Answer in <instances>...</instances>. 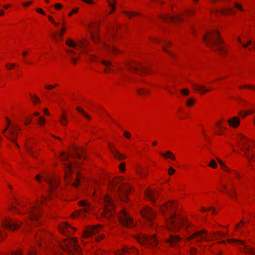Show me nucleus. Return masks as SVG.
<instances>
[{
  "mask_svg": "<svg viewBox=\"0 0 255 255\" xmlns=\"http://www.w3.org/2000/svg\"><path fill=\"white\" fill-rule=\"evenodd\" d=\"M65 178L67 180V183H70L71 181L70 180V174L72 171V165L71 163H65Z\"/></svg>",
  "mask_w": 255,
  "mask_h": 255,
  "instance_id": "nucleus-27",
  "label": "nucleus"
},
{
  "mask_svg": "<svg viewBox=\"0 0 255 255\" xmlns=\"http://www.w3.org/2000/svg\"><path fill=\"white\" fill-rule=\"evenodd\" d=\"M102 226L100 225L95 226L88 227L85 230L84 237H90L102 230Z\"/></svg>",
  "mask_w": 255,
  "mask_h": 255,
  "instance_id": "nucleus-18",
  "label": "nucleus"
},
{
  "mask_svg": "<svg viewBox=\"0 0 255 255\" xmlns=\"http://www.w3.org/2000/svg\"><path fill=\"white\" fill-rule=\"evenodd\" d=\"M222 169L225 170L227 171L230 172V170L226 166V165L223 162L222 164H220Z\"/></svg>",
  "mask_w": 255,
  "mask_h": 255,
  "instance_id": "nucleus-58",
  "label": "nucleus"
},
{
  "mask_svg": "<svg viewBox=\"0 0 255 255\" xmlns=\"http://www.w3.org/2000/svg\"><path fill=\"white\" fill-rule=\"evenodd\" d=\"M110 6H111L113 9L110 11V14L112 13L114 11V8L116 6V2L115 0H107Z\"/></svg>",
  "mask_w": 255,
  "mask_h": 255,
  "instance_id": "nucleus-36",
  "label": "nucleus"
},
{
  "mask_svg": "<svg viewBox=\"0 0 255 255\" xmlns=\"http://www.w3.org/2000/svg\"><path fill=\"white\" fill-rule=\"evenodd\" d=\"M73 148H74V154H73V157L74 158H78V159L82 158V155L81 154L80 152L81 151L82 152H83V149H79V148H78L77 147H74Z\"/></svg>",
  "mask_w": 255,
  "mask_h": 255,
  "instance_id": "nucleus-31",
  "label": "nucleus"
},
{
  "mask_svg": "<svg viewBox=\"0 0 255 255\" xmlns=\"http://www.w3.org/2000/svg\"><path fill=\"white\" fill-rule=\"evenodd\" d=\"M80 180H81V175L80 174H77L76 176V178L75 179V181L74 182L72 183L71 184L72 186L73 187H77L80 183Z\"/></svg>",
  "mask_w": 255,
  "mask_h": 255,
  "instance_id": "nucleus-35",
  "label": "nucleus"
},
{
  "mask_svg": "<svg viewBox=\"0 0 255 255\" xmlns=\"http://www.w3.org/2000/svg\"><path fill=\"white\" fill-rule=\"evenodd\" d=\"M239 87L241 89L249 88H250V89H255V87L253 86L252 85H249L240 86Z\"/></svg>",
  "mask_w": 255,
  "mask_h": 255,
  "instance_id": "nucleus-52",
  "label": "nucleus"
},
{
  "mask_svg": "<svg viewBox=\"0 0 255 255\" xmlns=\"http://www.w3.org/2000/svg\"><path fill=\"white\" fill-rule=\"evenodd\" d=\"M102 63L106 67L105 72H110L113 71L114 66L110 61L105 60H102Z\"/></svg>",
  "mask_w": 255,
  "mask_h": 255,
  "instance_id": "nucleus-29",
  "label": "nucleus"
},
{
  "mask_svg": "<svg viewBox=\"0 0 255 255\" xmlns=\"http://www.w3.org/2000/svg\"><path fill=\"white\" fill-rule=\"evenodd\" d=\"M62 249L69 255H81V249L75 239H67L61 244Z\"/></svg>",
  "mask_w": 255,
  "mask_h": 255,
  "instance_id": "nucleus-4",
  "label": "nucleus"
},
{
  "mask_svg": "<svg viewBox=\"0 0 255 255\" xmlns=\"http://www.w3.org/2000/svg\"><path fill=\"white\" fill-rule=\"evenodd\" d=\"M36 251L33 250L27 253V255H36Z\"/></svg>",
  "mask_w": 255,
  "mask_h": 255,
  "instance_id": "nucleus-64",
  "label": "nucleus"
},
{
  "mask_svg": "<svg viewBox=\"0 0 255 255\" xmlns=\"http://www.w3.org/2000/svg\"><path fill=\"white\" fill-rule=\"evenodd\" d=\"M228 122L229 123L230 126L237 128L240 124V119L237 117H234L232 119H230Z\"/></svg>",
  "mask_w": 255,
  "mask_h": 255,
  "instance_id": "nucleus-30",
  "label": "nucleus"
},
{
  "mask_svg": "<svg viewBox=\"0 0 255 255\" xmlns=\"http://www.w3.org/2000/svg\"><path fill=\"white\" fill-rule=\"evenodd\" d=\"M20 130V128L16 125H13V127L10 128L7 132L5 134V137L14 143L17 147H19V145L16 142V139L18 134V131Z\"/></svg>",
  "mask_w": 255,
  "mask_h": 255,
  "instance_id": "nucleus-11",
  "label": "nucleus"
},
{
  "mask_svg": "<svg viewBox=\"0 0 255 255\" xmlns=\"http://www.w3.org/2000/svg\"><path fill=\"white\" fill-rule=\"evenodd\" d=\"M29 96L31 100L34 103L36 104L37 103L40 102L39 98L36 95H32L30 94Z\"/></svg>",
  "mask_w": 255,
  "mask_h": 255,
  "instance_id": "nucleus-45",
  "label": "nucleus"
},
{
  "mask_svg": "<svg viewBox=\"0 0 255 255\" xmlns=\"http://www.w3.org/2000/svg\"><path fill=\"white\" fill-rule=\"evenodd\" d=\"M76 109L78 112L82 114L86 118H87L88 120L91 119L90 116L89 115H88L86 113H85V111L83 109H81L79 107H77Z\"/></svg>",
  "mask_w": 255,
  "mask_h": 255,
  "instance_id": "nucleus-39",
  "label": "nucleus"
},
{
  "mask_svg": "<svg viewBox=\"0 0 255 255\" xmlns=\"http://www.w3.org/2000/svg\"><path fill=\"white\" fill-rule=\"evenodd\" d=\"M69 157V154H66L65 152H62L61 154V159L62 161H67Z\"/></svg>",
  "mask_w": 255,
  "mask_h": 255,
  "instance_id": "nucleus-46",
  "label": "nucleus"
},
{
  "mask_svg": "<svg viewBox=\"0 0 255 255\" xmlns=\"http://www.w3.org/2000/svg\"><path fill=\"white\" fill-rule=\"evenodd\" d=\"M21 225V222L13 220L10 218L5 219L2 222V226L3 227L11 231L18 229Z\"/></svg>",
  "mask_w": 255,
  "mask_h": 255,
  "instance_id": "nucleus-12",
  "label": "nucleus"
},
{
  "mask_svg": "<svg viewBox=\"0 0 255 255\" xmlns=\"http://www.w3.org/2000/svg\"><path fill=\"white\" fill-rule=\"evenodd\" d=\"M145 195L147 198L152 202H155L158 197V193L156 191H152L150 189H146Z\"/></svg>",
  "mask_w": 255,
  "mask_h": 255,
  "instance_id": "nucleus-23",
  "label": "nucleus"
},
{
  "mask_svg": "<svg viewBox=\"0 0 255 255\" xmlns=\"http://www.w3.org/2000/svg\"><path fill=\"white\" fill-rule=\"evenodd\" d=\"M124 13L127 15L128 16V17H129V18H130L131 16H135V15H139V13H137V12H128V11H124Z\"/></svg>",
  "mask_w": 255,
  "mask_h": 255,
  "instance_id": "nucleus-44",
  "label": "nucleus"
},
{
  "mask_svg": "<svg viewBox=\"0 0 255 255\" xmlns=\"http://www.w3.org/2000/svg\"><path fill=\"white\" fill-rule=\"evenodd\" d=\"M91 37H92L93 40L95 42H96L98 39V37L92 31H91Z\"/></svg>",
  "mask_w": 255,
  "mask_h": 255,
  "instance_id": "nucleus-54",
  "label": "nucleus"
},
{
  "mask_svg": "<svg viewBox=\"0 0 255 255\" xmlns=\"http://www.w3.org/2000/svg\"><path fill=\"white\" fill-rule=\"evenodd\" d=\"M54 88V86L51 85H46L45 86V88L47 90H51Z\"/></svg>",
  "mask_w": 255,
  "mask_h": 255,
  "instance_id": "nucleus-62",
  "label": "nucleus"
},
{
  "mask_svg": "<svg viewBox=\"0 0 255 255\" xmlns=\"http://www.w3.org/2000/svg\"><path fill=\"white\" fill-rule=\"evenodd\" d=\"M118 219L121 224L124 227L128 228H132L135 225L130 216L125 210H122L118 214Z\"/></svg>",
  "mask_w": 255,
  "mask_h": 255,
  "instance_id": "nucleus-9",
  "label": "nucleus"
},
{
  "mask_svg": "<svg viewBox=\"0 0 255 255\" xmlns=\"http://www.w3.org/2000/svg\"><path fill=\"white\" fill-rule=\"evenodd\" d=\"M127 68L129 71L136 72L140 75L143 73H147L149 70L148 67L134 62L128 63L127 64Z\"/></svg>",
  "mask_w": 255,
  "mask_h": 255,
  "instance_id": "nucleus-10",
  "label": "nucleus"
},
{
  "mask_svg": "<svg viewBox=\"0 0 255 255\" xmlns=\"http://www.w3.org/2000/svg\"><path fill=\"white\" fill-rule=\"evenodd\" d=\"M115 255H137V251L134 248L126 247L116 252Z\"/></svg>",
  "mask_w": 255,
  "mask_h": 255,
  "instance_id": "nucleus-20",
  "label": "nucleus"
},
{
  "mask_svg": "<svg viewBox=\"0 0 255 255\" xmlns=\"http://www.w3.org/2000/svg\"><path fill=\"white\" fill-rule=\"evenodd\" d=\"M109 148L110 149L111 152L112 153V154L116 158L121 160H123L125 158V156L123 154H122L118 151H117L113 145L109 144Z\"/></svg>",
  "mask_w": 255,
  "mask_h": 255,
  "instance_id": "nucleus-24",
  "label": "nucleus"
},
{
  "mask_svg": "<svg viewBox=\"0 0 255 255\" xmlns=\"http://www.w3.org/2000/svg\"><path fill=\"white\" fill-rule=\"evenodd\" d=\"M122 179H116L110 182V186L116 190L119 194L120 199L124 202L128 201L127 194L130 190L129 187L125 183H122L120 186L117 185L121 182Z\"/></svg>",
  "mask_w": 255,
  "mask_h": 255,
  "instance_id": "nucleus-5",
  "label": "nucleus"
},
{
  "mask_svg": "<svg viewBox=\"0 0 255 255\" xmlns=\"http://www.w3.org/2000/svg\"><path fill=\"white\" fill-rule=\"evenodd\" d=\"M26 149L27 153L33 158H35L36 156L33 150L32 147L28 145H26Z\"/></svg>",
  "mask_w": 255,
  "mask_h": 255,
  "instance_id": "nucleus-38",
  "label": "nucleus"
},
{
  "mask_svg": "<svg viewBox=\"0 0 255 255\" xmlns=\"http://www.w3.org/2000/svg\"><path fill=\"white\" fill-rule=\"evenodd\" d=\"M79 205L83 208V210L85 213L89 212L93 209V206L88 201L86 200L80 201Z\"/></svg>",
  "mask_w": 255,
  "mask_h": 255,
  "instance_id": "nucleus-25",
  "label": "nucleus"
},
{
  "mask_svg": "<svg viewBox=\"0 0 255 255\" xmlns=\"http://www.w3.org/2000/svg\"><path fill=\"white\" fill-rule=\"evenodd\" d=\"M103 201L105 205L102 215L107 218L113 217L115 215L114 205L112 198L109 196H105Z\"/></svg>",
  "mask_w": 255,
  "mask_h": 255,
  "instance_id": "nucleus-6",
  "label": "nucleus"
},
{
  "mask_svg": "<svg viewBox=\"0 0 255 255\" xmlns=\"http://www.w3.org/2000/svg\"><path fill=\"white\" fill-rule=\"evenodd\" d=\"M29 219L31 221H37L39 218L40 209L39 205L32 207L28 211Z\"/></svg>",
  "mask_w": 255,
  "mask_h": 255,
  "instance_id": "nucleus-17",
  "label": "nucleus"
},
{
  "mask_svg": "<svg viewBox=\"0 0 255 255\" xmlns=\"http://www.w3.org/2000/svg\"><path fill=\"white\" fill-rule=\"evenodd\" d=\"M232 189H231V192H229V191H224V190H222L221 191L223 192H226V193H227L229 196L232 198H234V196L233 195H235V191L234 190V189L233 188V183H232Z\"/></svg>",
  "mask_w": 255,
  "mask_h": 255,
  "instance_id": "nucleus-41",
  "label": "nucleus"
},
{
  "mask_svg": "<svg viewBox=\"0 0 255 255\" xmlns=\"http://www.w3.org/2000/svg\"><path fill=\"white\" fill-rule=\"evenodd\" d=\"M175 170L171 167H170L168 171V173L169 175H172L174 172Z\"/></svg>",
  "mask_w": 255,
  "mask_h": 255,
  "instance_id": "nucleus-57",
  "label": "nucleus"
},
{
  "mask_svg": "<svg viewBox=\"0 0 255 255\" xmlns=\"http://www.w3.org/2000/svg\"><path fill=\"white\" fill-rule=\"evenodd\" d=\"M59 230V231L63 234H66L69 233L71 234L74 232L75 229L71 227L69 224L65 223L60 225Z\"/></svg>",
  "mask_w": 255,
  "mask_h": 255,
  "instance_id": "nucleus-21",
  "label": "nucleus"
},
{
  "mask_svg": "<svg viewBox=\"0 0 255 255\" xmlns=\"http://www.w3.org/2000/svg\"><path fill=\"white\" fill-rule=\"evenodd\" d=\"M234 4H235V6L238 9H239L241 11L244 10L243 7L241 4L237 3H235Z\"/></svg>",
  "mask_w": 255,
  "mask_h": 255,
  "instance_id": "nucleus-59",
  "label": "nucleus"
},
{
  "mask_svg": "<svg viewBox=\"0 0 255 255\" xmlns=\"http://www.w3.org/2000/svg\"><path fill=\"white\" fill-rule=\"evenodd\" d=\"M160 18L163 20L172 22L174 23H177L182 20L181 16L179 15H170L168 14H164L161 16Z\"/></svg>",
  "mask_w": 255,
  "mask_h": 255,
  "instance_id": "nucleus-19",
  "label": "nucleus"
},
{
  "mask_svg": "<svg viewBox=\"0 0 255 255\" xmlns=\"http://www.w3.org/2000/svg\"><path fill=\"white\" fill-rule=\"evenodd\" d=\"M66 29L65 27H63L61 30V31L59 32V35L60 36H62L63 33L66 31Z\"/></svg>",
  "mask_w": 255,
  "mask_h": 255,
  "instance_id": "nucleus-63",
  "label": "nucleus"
},
{
  "mask_svg": "<svg viewBox=\"0 0 255 255\" xmlns=\"http://www.w3.org/2000/svg\"><path fill=\"white\" fill-rule=\"evenodd\" d=\"M60 122L61 124L63 126H65L66 125L67 123V119H66V116L64 114H63L62 116L60 119Z\"/></svg>",
  "mask_w": 255,
  "mask_h": 255,
  "instance_id": "nucleus-42",
  "label": "nucleus"
},
{
  "mask_svg": "<svg viewBox=\"0 0 255 255\" xmlns=\"http://www.w3.org/2000/svg\"><path fill=\"white\" fill-rule=\"evenodd\" d=\"M180 92L185 96H187L189 93V91L187 89H182L181 90Z\"/></svg>",
  "mask_w": 255,
  "mask_h": 255,
  "instance_id": "nucleus-56",
  "label": "nucleus"
},
{
  "mask_svg": "<svg viewBox=\"0 0 255 255\" xmlns=\"http://www.w3.org/2000/svg\"><path fill=\"white\" fill-rule=\"evenodd\" d=\"M181 240V238L179 236L171 233L169 234V237L165 239V242L173 247H178Z\"/></svg>",
  "mask_w": 255,
  "mask_h": 255,
  "instance_id": "nucleus-14",
  "label": "nucleus"
},
{
  "mask_svg": "<svg viewBox=\"0 0 255 255\" xmlns=\"http://www.w3.org/2000/svg\"><path fill=\"white\" fill-rule=\"evenodd\" d=\"M204 42L208 46L217 51L221 56H224L227 51L223 45V41L220 38L219 32L217 30H213L203 36Z\"/></svg>",
  "mask_w": 255,
  "mask_h": 255,
  "instance_id": "nucleus-2",
  "label": "nucleus"
},
{
  "mask_svg": "<svg viewBox=\"0 0 255 255\" xmlns=\"http://www.w3.org/2000/svg\"><path fill=\"white\" fill-rule=\"evenodd\" d=\"M66 44L68 46L72 47H76L77 46V44L71 39H68L66 40Z\"/></svg>",
  "mask_w": 255,
  "mask_h": 255,
  "instance_id": "nucleus-40",
  "label": "nucleus"
},
{
  "mask_svg": "<svg viewBox=\"0 0 255 255\" xmlns=\"http://www.w3.org/2000/svg\"><path fill=\"white\" fill-rule=\"evenodd\" d=\"M126 163L124 162L121 163L119 165V168L122 171H124L125 170Z\"/></svg>",
  "mask_w": 255,
  "mask_h": 255,
  "instance_id": "nucleus-53",
  "label": "nucleus"
},
{
  "mask_svg": "<svg viewBox=\"0 0 255 255\" xmlns=\"http://www.w3.org/2000/svg\"><path fill=\"white\" fill-rule=\"evenodd\" d=\"M229 242L230 243H237L242 244L244 247L242 249H241V252L246 254H249L250 255H255V250L254 248H252L247 245H246L244 243V242L241 240L230 239L229 240Z\"/></svg>",
  "mask_w": 255,
  "mask_h": 255,
  "instance_id": "nucleus-15",
  "label": "nucleus"
},
{
  "mask_svg": "<svg viewBox=\"0 0 255 255\" xmlns=\"http://www.w3.org/2000/svg\"><path fill=\"white\" fill-rule=\"evenodd\" d=\"M88 43V42L86 40H80L79 41L80 47L83 48L85 51H87L88 50V48H87Z\"/></svg>",
  "mask_w": 255,
  "mask_h": 255,
  "instance_id": "nucleus-37",
  "label": "nucleus"
},
{
  "mask_svg": "<svg viewBox=\"0 0 255 255\" xmlns=\"http://www.w3.org/2000/svg\"><path fill=\"white\" fill-rule=\"evenodd\" d=\"M194 103V101L193 99H189L187 101V105L188 106H191Z\"/></svg>",
  "mask_w": 255,
  "mask_h": 255,
  "instance_id": "nucleus-49",
  "label": "nucleus"
},
{
  "mask_svg": "<svg viewBox=\"0 0 255 255\" xmlns=\"http://www.w3.org/2000/svg\"><path fill=\"white\" fill-rule=\"evenodd\" d=\"M254 113L253 111H249V112H245L244 111H241L240 112V115L241 116H243V117H245L249 114H253Z\"/></svg>",
  "mask_w": 255,
  "mask_h": 255,
  "instance_id": "nucleus-48",
  "label": "nucleus"
},
{
  "mask_svg": "<svg viewBox=\"0 0 255 255\" xmlns=\"http://www.w3.org/2000/svg\"><path fill=\"white\" fill-rule=\"evenodd\" d=\"M78 10V8H75L73 9L71 12L69 14V16H71L73 13H76Z\"/></svg>",
  "mask_w": 255,
  "mask_h": 255,
  "instance_id": "nucleus-61",
  "label": "nucleus"
},
{
  "mask_svg": "<svg viewBox=\"0 0 255 255\" xmlns=\"http://www.w3.org/2000/svg\"><path fill=\"white\" fill-rule=\"evenodd\" d=\"M239 142L238 145L240 148L244 152L248 160L250 161L251 159L254 158V154L251 151L250 147L247 144V138L243 134H240L238 135Z\"/></svg>",
  "mask_w": 255,
  "mask_h": 255,
  "instance_id": "nucleus-7",
  "label": "nucleus"
},
{
  "mask_svg": "<svg viewBox=\"0 0 255 255\" xmlns=\"http://www.w3.org/2000/svg\"><path fill=\"white\" fill-rule=\"evenodd\" d=\"M36 239L38 240H41L46 242L48 240V237L44 235L43 233L40 232L36 235Z\"/></svg>",
  "mask_w": 255,
  "mask_h": 255,
  "instance_id": "nucleus-33",
  "label": "nucleus"
},
{
  "mask_svg": "<svg viewBox=\"0 0 255 255\" xmlns=\"http://www.w3.org/2000/svg\"><path fill=\"white\" fill-rule=\"evenodd\" d=\"M54 6L56 8V9L57 10H59L62 7V4L60 3H56L54 5Z\"/></svg>",
  "mask_w": 255,
  "mask_h": 255,
  "instance_id": "nucleus-60",
  "label": "nucleus"
},
{
  "mask_svg": "<svg viewBox=\"0 0 255 255\" xmlns=\"http://www.w3.org/2000/svg\"><path fill=\"white\" fill-rule=\"evenodd\" d=\"M153 41H154L155 42L160 43H163V44L162 45L163 50L165 52H167L169 54H170L171 56H174V55L172 52L166 50V48L167 47L170 46L171 44V42L170 41H165L162 39H154Z\"/></svg>",
  "mask_w": 255,
  "mask_h": 255,
  "instance_id": "nucleus-22",
  "label": "nucleus"
},
{
  "mask_svg": "<svg viewBox=\"0 0 255 255\" xmlns=\"http://www.w3.org/2000/svg\"><path fill=\"white\" fill-rule=\"evenodd\" d=\"M43 178L49 184V191L50 192H53L55 189L57 188L59 185V181L56 177L45 176L43 177Z\"/></svg>",
  "mask_w": 255,
  "mask_h": 255,
  "instance_id": "nucleus-16",
  "label": "nucleus"
},
{
  "mask_svg": "<svg viewBox=\"0 0 255 255\" xmlns=\"http://www.w3.org/2000/svg\"><path fill=\"white\" fill-rule=\"evenodd\" d=\"M136 240L141 245L147 248L156 247L158 244V241L154 235H143L138 237Z\"/></svg>",
  "mask_w": 255,
  "mask_h": 255,
  "instance_id": "nucleus-8",
  "label": "nucleus"
},
{
  "mask_svg": "<svg viewBox=\"0 0 255 255\" xmlns=\"http://www.w3.org/2000/svg\"><path fill=\"white\" fill-rule=\"evenodd\" d=\"M209 165L213 168H216L217 166V164L214 159H212L210 163L209 164Z\"/></svg>",
  "mask_w": 255,
  "mask_h": 255,
  "instance_id": "nucleus-47",
  "label": "nucleus"
},
{
  "mask_svg": "<svg viewBox=\"0 0 255 255\" xmlns=\"http://www.w3.org/2000/svg\"><path fill=\"white\" fill-rule=\"evenodd\" d=\"M176 206V202L173 201L165 204L160 208L163 215L167 216V229L169 232H176L182 226L186 228L189 226L183 216L174 212Z\"/></svg>",
  "mask_w": 255,
  "mask_h": 255,
  "instance_id": "nucleus-1",
  "label": "nucleus"
},
{
  "mask_svg": "<svg viewBox=\"0 0 255 255\" xmlns=\"http://www.w3.org/2000/svg\"><path fill=\"white\" fill-rule=\"evenodd\" d=\"M120 25L118 23L115 24L113 27V34L117 32V29L120 27Z\"/></svg>",
  "mask_w": 255,
  "mask_h": 255,
  "instance_id": "nucleus-50",
  "label": "nucleus"
},
{
  "mask_svg": "<svg viewBox=\"0 0 255 255\" xmlns=\"http://www.w3.org/2000/svg\"><path fill=\"white\" fill-rule=\"evenodd\" d=\"M107 50L109 52L114 55L119 53L120 51L114 46H109L107 47Z\"/></svg>",
  "mask_w": 255,
  "mask_h": 255,
  "instance_id": "nucleus-34",
  "label": "nucleus"
},
{
  "mask_svg": "<svg viewBox=\"0 0 255 255\" xmlns=\"http://www.w3.org/2000/svg\"><path fill=\"white\" fill-rule=\"evenodd\" d=\"M140 213L142 216L147 222H148L149 225L151 224V222L156 216L155 212L151 208L148 207L143 208L141 210Z\"/></svg>",
  "mask_w": 255,
  "mask_h": 255,
  "instance_id": "nucleus-13",
  "label": "nucleus"
},
{
  "mask_svg": "<svg viewBox=\"0 0 255 255\" xmlns=\"http://www.w3.org/2000/svg\"><path fill=\"white\" fill-rule=\"evenodd\" d=\"M192 87L194 90L199 92L202 94L211 91V89H206L205 86L198 84H193Z\"/></svg>",
  "mask_w": 255,
  "mask_h": 255,
  "instance_id": "nucleus-26",
  "label": "nucleus"
},
{
  "mask_svg": "<svg viewBox=\"0 0 255 255\" xmlns=\"http://www.w3.org/2000/svg\"><path fill=\"white\" fill-rule=\"evenodd\" d=\"M124 135L128 139H129L131 137L130 133L128 131H125L124 132Z\"/></svg>",
  "mask_w": 255,
  "mask_h": 255,
  "instance_id": "nucleus-55",
  "label": "nucleus"
},
{
  "mask_svg": "<svg viewBox=\"0 0 255 255\" xmlns=\"http://www.w3.org/2000/svg\"><path fill=\"white\" fill-rule=\"evenodd\" d=\"M214 12L216 13H221L223 14H225L229 13L234 14L235 13V10L229 7L225 8L216 9L214 10Z\"/></svg>",
  "mask_w": 255,
  "mask_h": 255,
  "instance_id": "nucleus-28",
  "label": "nucleus"
},
{
  "mask_svg": "<svg viewBox=\"0 0 255 255\" xmlns=\"http://www.w3.org/2000/svg\"><path fill=\"white\" fill-rule=\"evenodd\" d=\"M225 235L220 232H213L210 234H207V231L202 230L191 235L188 238V240H195L196 242H201L203 239L206 241H210L212 239L218 240L224 237Z\"/></svg>",
  "mask_w": 255,
  "mask_h": 255,
  "instance_id": "nucleus-3",
  "label": "nucleus"
},
{
  "mask_svg": "<svg viewBox=\"0 0 255 255\" xmlns=\"http://www.w3.org/2000/svg\"><path fill=\"white\" fill-rule=\"evenodd\" d=\"M45 119L42 117H40L38 118L39 123L41 125H44L45 124Z\"/></svg>",
  "mask_w": 255,
  "mask_h": 255,
  "instance_id": "nucleus-51",
  "label": "nucleus"
},
{
  "mask_svg": "<svg viewBox=\"0 0 255 255\" xmlns=\"http://www.w3.org/2000/svg\"><path fill=\"white\" fill-rule=\"evenodd\" d=\"M137 93L140 95H144L148 93V91L144 89L139 88L137 90Z\"/></svg>",
  "mask_w": 255,
  "mask_h": 255,
  "instance_id": "nucleus-43",
  "label": "nucleus"
},
{
  "mask_svg": "<svg viewBox=\"0 0 255 255\" xmlns=\"http://www.w3.org/2000/svg\"><path fill=\"white\" fill-rule=\"evenodd\" d=\"M159 154L165 158H170L171 160H175V157L170 151H167L165 153L160 152Z\"/></svg>",
  "mask_w": 255,
  "mask_h": 255,
  "instance_id": "nucleus-32",
  "label": "nucleus"
}]
</instances>
